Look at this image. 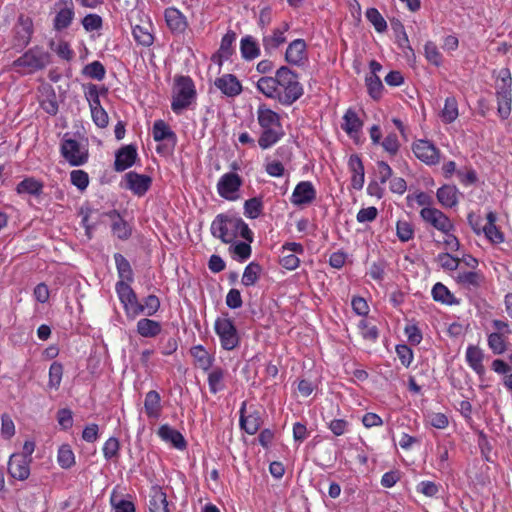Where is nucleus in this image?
<instances>
[{
	"instance_id": "ea45409f",
	"label": "nucleus",
	"mask_w": 512,
	"mask_h": 512,
	"mask_svg": "<svg viewBox=\"0 0 512 512\" xmlns=\"http://www.w3.org/2000/svg\"><path fill=\"white\" fill-rule=\"evenodd\" d=\"M161 398L157 391L151 390L145 396L144 408L145 413L150 418H156L161 411Z\"/></svg>"
},
{
	"instance_id": "a19ab883",
	"label": "nucleus",
	"mask_w": 512,
	"mask_h": 512,
	"mask_svg": "<svg viewBox=\"0 0 512 512\" xmlns=\"http://www.w3.org/2000/svg\"><path fill=\"white\" fill-rule=\"evenodd\" d=\"M358 330L362 338L369 342H376L379 337V330L371 319L363 318L359 321Z\"/></svg>"
},
{
	"instance_id": "bb28decb",
	"label": "nucleus",
	"mask_w": 512,
	"mask_h": 512,
	"mask_svg": "<svg viewBox=\"0 0 512 512\" xmlns=\"http://www.w3.org/2000/svg\"><path fill=\"white\" fill-rule=\"evenodd\" d=\"M497 215L495 212L490 211L486 215L485 227L483 234L486 239L493 245L501 244L505 241L504 233L496 225Z\"/></svg>"
},
{
	"instance_id": "f704fd0d",
	"label": "nucleus",
	"mask_w": 512,
	"mask_h": 512,
	"mask_svg": "<svg viewBox=\"0 0 512 512\" xmlns=\"http://www.w3.org/2000/svg\"><path fill=\"white\" fill-rule=\"evenodd\" d=\"M44 184L34 177H26L16 186L18 195L28 194L31 196H40L43 193Z\"/></svg>"
},
{
	"instance_id": "393cba45",
	"label": "nucleus",
	"mask_w": 512,
	"mask_h": 512,
	"mask_svg": "<svg viewBox=\"0 0 512 512\" xmlns=\"http://www.w3.org/2000/svg\"><path fill=\"white\" fill-rule=\"evenodd\" d=\"M153 178L148 174H141L130 170V192L141 198L151 189Z\"/></svg>"
},
{
	"instance_id": "5fc2aeb1",
	"label": "nucleus",
	"mask_w": 512,
	"mask_h": 512,
	"mask_svg": "<svg viewBox=\"0 0 512 512\" xmlns=\"http://www.w3.org/2000/svg\"><path fill=\"white\" fill-rule=\"evenodd\" d=\"M63 376V365L59 362H53L49 368L48 387L57 390L60 387Z\"/></svg>"
},
{
	"instance_id": "4be33fe9",
	"label": "nucleus",
	"mask_w": 512,
	"mask_h": 512,
	"mask_svg": "<svg viewBox=\"0 0 512 512\" xmlns=\"http://www.w3.org/2000/svg\"><path fill=\"white\" fill-rule=\"evenodd\" d=\"M31 459H26L25 456L12 454L8 461L9 475L20 481L26 480L30 475Z\"/></svg>"
},
{
	"instance_id": "473e14b6",
	"label": "nucleus",
	"mask_w": 512,
	"mask_h": 512,
	"mask_svg": "<svg viewBox=\"0 0 512 512\" xmlns=\"http://www.w3.org/2000/svg\"><path fill=\"white\" fill-rule=\"evenodd\" d=\"M363 127V121L359 118L358 114L352 108L346 110L343 116V123L341 128L349 135L354 137L357 135Z\"/></svg>"
},
{
	"instance_id": "c756f323",
	"label": "nucleus",
	"mask_w": 512,
	"mask_h": 512,
	"mask_svg": "<svg viewBox=\"0 0 512 512\" xmlns=\"http://www.w3.org/2000/svg\"><path fill=\"white\" fill-rule=\"evenodd\" d=\"M245 412L246 402L244 401L239 410V424L241 429H243L247 434L254 435L261 426V417L257 411L250 413L249 415H245Z\"/></svg>"
},
{
	"instance_id": "72a5a7b5",
	"label": "nucleus",
	"mask_w": 512,
	"mask_h": 512,
	"mask_svg": "<svg viewBox=\"0 0 512 512\" xmlns=\"http://www.w3.org/2000/svg\"><path fill=\"white\" fill-rule=\"evenodd\" d=\"M161 331V323L149 318H141L136 324V332L144 338H155Z\"/></svg>"
},
{
	"instance_id": "7ed1b4c3",
	"label": "nucleus",
	"mask_w": 512,
	"mask_h": 512,
	"mask_svg": "<svg viewBox=\"0 0 512 512\" xmlns=\"http://www.w3.org/2000/svg\"><path fill=\"white\" fill-rule=\"evenodd\" d=\"M257 121L261 128L258 145L266 150L278 143L285 135L280 115L265 104L257 108Z\"/></svg>"
},
{
	"instance_id": "9b49d317",
	"label": "nucleus",
	"mask_w": 512,
	"mask_h": 512,
	"mask_svg": "<svg viewBox=\"0 0 512 512\" xmlns=\"http://www.w3.org/2000/svg\"><path fill=\"white\" fill-rule=\"evenodd\" d=\"M33 32L34 26L32 18L20 14L13 28V47L19 51L25 48L30 43Z\"/></svg>"
},
{
	"instance_id": "603ef678",
	"label": "nucleus",
	"mask_w": 512,
	"mask_h": 512,
	"mask_svg": "<svg viewBox=\"0 0 512 512\" xmlns=\"http://www.w3.org/2000/svg\"><path fill=\"white\" fill-rule=\"evenodd\" d=\"M263 211V202L260 198L253 197L244 203V215L250 219L258 218Z\"/></svg>"
},
{
	"instance_id": "a18cd8bd",
	"label": "nucleus",
	"mask_w": 512,
	"mask_h": 512,
	"mask_svg": "<svg viewBox=\"0 0 512 512\" xmlns=\"http://www.w3.org/2000/svg\"><path fill=\"white\" fill-rule=\"evenodd\" d=\"M433 300L442 304L451 305L454 303V296L449 289L441 282L436 283L431 291Z\"/></svg>"
},
{
	"instance_id": "69168bd1",
	"label": "nucleus",
	"mask_w": 512,
	"mask_h": 512,
	"mask_svg": "<svg viewBox=\"0 0 512 512\" xmlns=\"http://www.w3.org/2000/svg\"><path fill=\"white\" fill-rule=\"evenodd\" d=\"M395 351L401 364L408 368L414 359L412 349L406 344H398L396 345Z\"/></svg>"
},
{
	"instance_id": "f03ea898",
	"label": "nucleus",
	"mask_w": 512,
	"mask_h": 512,
	"mask_svg": "<svg viewBox=\"0 0 512 512\" xmlns=\"http://www.w3.org/2000/svg\"><path fill=\"white\" fill-rule=\"evenodd\" d=\"M211 235L224 244H233L240 236L253 242L254 233L248 224L237 214L226 212L216 215L210 226Z\"/></svg>"
},
{
	"instance_id": "052dcab7",
	"label": "nucleus",
	"mask_w": 512,
	"mask_h": 512,
	"mask_svg": "<svg viewBox=\"0 0 512 512\" xmlns=\"http://www.w3.org/2000/svg\"><path fill=\"white\" fill-rule=\"evenodd\" d=\"M437 262L446 271H455L460 265V259L447 252L438 254Z\"/></svg>"
},
{
	"instance_id": "bf43d9fd",
	"label": "nucleus",
	"mask_w": 512,
	"mask_h": 512,
	"mask_svg": "<svg viewBox=\"0 0 512 512\" xmlns=\"http://www.w3.org/2000/svg\"><path fill=\"white\" fill-rule=\"evenodd\" d=\"M380 145L390 156L397 155L400 149L398 136L394 132L388 133Z\"/></svg>"
},
{
	"instance_id": "dca6fc26",
	"label": "nucleus",
	"mask_w": 512,
	"mask_h": 512,
	"mask_svg": "<svg viewBox=\"0 0 512 512\" xmlns=\"http://www.w3.org/2000/svg\"><path fill=\"white\" fill-rule=\"evenodd\" d=\"M316 189L310 181L299 182L290 197V202L295 206L310 205L316 199Z\"/></svg>"
},
{
	"instance_id": "5701e85b",
	"label": "nucleus",
	"mask_w": 512,
	"mask_h": 512,
	"mask_svg": "<svg viewBox=\"0 0 512 512\" xmlns=\"http://www.w3.org/2000/svg\"><path fill=\"white\" fill-rule=\"evenodd\" d=\"M485 358L484 351L477 345L470 344L468 345L465 352V361L467 365L480 377L482 378L486 369L484 367L483 361Z\"/></svg>"
},
{
	"instance_id": "6e6552de",
	"label": "nucleus",
	"mask_w": 512,
	"mask_h": 512,
	"mask_svg": "<svg viewBox=\"0 0 512 512\" xmlns=\"http://www.w3.org/2000/svg\"><path fill=\"white\" fill-rule=\"evenodd\" d=\"M214 330L224 350L231 351L239 346L240 337L237 328L233 320L227 315L218 317L215 320Z\"/></svg>"
},
{
	"instance_id": "ddd939ff",
	"label": "nucleus",
	"mask_w": 512,
	"mask_h": 512,
	"mask_svg": "<svg viewBox=\"0 0 512 512\" xmlns=\"http://www.w3.org/2000/svg\"><path fill=\"white\" fill-rule=\"evenodd\" d=\"M242 183V178L237 173H225L218 180L217 192L220 197L229 201H234L238 198V192Z\"/></svg>"
},
{
	"instance_id": "4c0bfd02",
	"label": "nucleus",
	"mask_w": 512,
	"mask_h": 512,
	"mask_svg": "<svg viewBox=\"0 0 512 512\" xmlns=\"http://www.w3.org/2000/svg\"><path fill=\"white\" fill-rule=\"evenodd\" d=\"M459 116L458 102L454 96L445 99L444 107L441 110L440 117L443 123L451 124Z\"/></svg>"
},
{
	"instance_id": "0e129e2a",
	"label": "nucleus",
	"mask_w": 512,
	"mask_h": 512,
	"mask_svg": "<svg viewBox=\"0 0 512 512\" xmlns=\"http://www.w3.org/2000/svg\"><path fill=\"white\" fill-rule=\"evenodd\" d=\"M70 181L80 191H84L89 185V175L84 170H73L70 173Z\"/></svg>"
},
{
	"instance_id": "9d476101",
	"label": "nucleus",
	"mask_w": 512,
	"mask_h": 512,
	"mask_svg": "<svg viewBox=\"0 0 512 512\" xmlns=\"http://www.w3.org/2000/svg\"><path fill=\"white\" fill-rule=\"evenodd\" d=\"M419 215L426 224L441 233L455 230L452 220L443 211L435 207H424L420 210Z\"/></svg>"
},
{
	"instance_id": "2eb2a0df",
	"label": "nucleus",
	"mask_w": 512,
	"mask_h": 512,
	"mask_svg": "<svg viewBox=\"0 0 512 512\" xmlns=\"http://www.w3.org/2000/svg\"><path fill=\"white\" fill-rule=\"evenodd\" d=\"M412 151L417 159L426 165H436L440 161L439 149L428 140H417L412 145Z\"/></svg>"
},
{
	"instance_id": "f257e3e1",
	"label": "nucleus",
	"mask_w": 512,
	"mask_h": 512,
	"mask_svg": "<svg viewBox=\"0 0 512 512\" xmlns=\"http://www.w3.org/2000/svg\"><path fill=\"white\" fill-rule=\"evenodd\" d=\"M257 90L283 106H291L304 94L299 76L287 66H281L273 77L263 76L256 83Z\"/></svg>"
},
{
	"instance_id": "c85d7f7f",
	"label": "nucleus",
	"mask_w": 512,
	"mask_h": 512,
	"mask_svg": "<svg viewBox=\"0 0 512 512\" xmlns=\"http://www.w3.org/2000/svg\"><path fill=\"white\" fill-rule=\"evenodd\" d=\"M157 434L162 441L170 443L174 448L178 450H185L187 447V442L184 436L178 430L172 428L168 424L161 425Z\"/></svg>"
},
{
	"instance_id": "6e6d98bb",
	"label": "nucleus",
	"mask_w": 512,
	"mask_h": 512,
	"mask_svg": "<svg viewBox=\"0 0 512 512\" xmlns=\"http://www.w3.org/2000/svg\"><path fill=\"white\" fill-rule=\"evenodd\" d=\"M396 235L401 242H408L414 237V227L407 220H398L396 223Z\"/></svg>"
},
{
	"instance_id": "09e8293b",
	"label": "nucleus",
	"mask_w": 512,
	"mask_h": 512,
	"mask_svg": "<svg viewBox=\"0 0 512 512\" xmlns=\"http://www.w3.org/2000/svg\"><path fill=\"white\" fill-rule=\"evenodd\" d=\"M107 89L102 86L99 87L95 84H89L85 90V98L88 101L89 107H97L101 104L100 96H105Z\"/></svg>"
},
{
	"instance_id": "412c9836",
	"label": "nucleus",
	"mask_w": 512,
	"mask_h": 512,
	"mask_svg": "<svg viewBox=\"0 0 512 512\" xmlns=\"http://www.w3.org/2000/svg\"><path fill=\"white\" fill-rule=\"evenodd\" d=\"M214 85L227 97L234 98L242 93V84L234 74H223L217 77Z\"/></svg>"
},
{
	"instance_id": "c9c22d12",
	"label": "nucleus",
	"mask_w": 512,
	"mask_h": 512,
	"mask_svg": "<svg viewBox=\"0 0 512 512\" xmlns=\"http://www.w3.org/2000/svg\"><path fill=\"white\" fill-rule=\"evenodd\" d=\"M240 53L244 60L251 61L260 56L258 42L251 35H246L240 41Z\"/></svg>"
},
{
	"instance_id": "f8f14e48",
	"label": "nucleus",
	"mask_w": 512,
	"mask_h": 512,
	"mask_svg": "<svg viewBox=\"0 0 512 512\" xmlns=\"http://www.w3.org/2000/svg\"><path fill=\"white\" fill-rule=\"evenodd\" d=\"M114 259L120 278L116 284V292L124 311L128 313V260L120 253H115Z\"/></svg>"
},
{
	"instance_id": "8fccbe9b",
	"label": "nucleus",
	"mask_w": 512,
	"mask_h": 512,
	"mask_svg": "<svg viewBox=\"0 0 512 512\" xmlns=\"http://www.w3.org/2000/svg\"><path fill=\"white\" fill-rule=\"evenodd\" d=\"M365 16L378 33H383L387 30V22L378 9L374 7L368 8Z\"/></svg>"
},
{
	"instance_id": "2f4dec72",
	"label": "nucleus",
	"mask_w": 512,
	"mask_h": 512,
	"mask_svg": "<svg viewBox=\"0 0 512 512\" xmlns=\"http://www.w3.org/2000/svg\"><path fill=\"white\" fill-rule=\"evenodd\" d=\"M456 281L467 289H478L484 283L485 277L481 271H460Z\"/></svg>"
},
{
	"instance_id": "a878e982",
	"label": "nucleus",
	"mask_w": 512,
	"mask_h": 512,
	"mask_svg": "<svg viewBox=\"0 0 512 512\" xmlns=\"http://www.w3.org/2000/svg\"><path fill=\"white\" fill-rule=\"evenodd\" d=\"M348 168L351 173V186L355 190H361L365 182V171L361 157L352 154L348 160Z\"/></svg>"
},
{
	"instance_id": "680f3d73",
	"label": "nucleus",
	"mask_w": 512,
	"mask_h": 512,
	"mask_svg": "<svg viewBox=\"0 0 512 512\" xmlns=\"http://www.w3.org/2000/svg\"><path fill=\"white\" fill-rule=\"evenodd\" d=\"M113 168L116 172L128 169V145H123L116 151Z\"/></svg>"
},
{
	"instance_id": "864d4df0",
	"label": "nucleus",
	"mask_w": 512,
	"mask_h": 512,
	"mask_svg": "<svg viewBox=\"0 0 512 512\" xmlns=\"http://www.w3.org/2000/svg\"><path fill=\"white\" fill-rule=\"evenodd\" d=\"M251 243L252 242H248L246 240L242 242H234L233 244H231L229 251L234 256L238 257L240 261H245L251 256Z\"/></svg>"
},
{
	"instance_id": "cd10ccee",
	"label": "nucleus",
	"mask_w": 512,
	"mask_h": 512,
	"mask_svg": "<svg viewBox=\"0 0 512 512\" xmlns=\"http://www.w3.org/2000/svg\"><path fill=\"white\" fill-rule=\"evenodd\" d=\"M461 192L455 185L445 184L437 189L436 197L443 208H453L458 205Z\"/></svg>"
},
{
	"instance_id": "c03bdc74",
	"label": "nucleus",
	"mask_w": 512,
	"mask_h": 512,
	"mask_svg": "<svg viewBox=\"0 0 512 512\" xmlns=\"http://www.w3.org/2000/svg\"><path fill=\"white\" fill-rule=\"evenodd\" d=\"M261 272H262V267L258 263H256V262L249 263L244 269V272L242 275V280H241L242 284L246 287L255 285L260 277Z\"/></svg>"
},
{
	"instance_id": "a211bd4d",
	"label": "nucleus",
	"mask_w": 512,
	"mask_h": 512,
	"mask_svg": "<svg viewBox=\"0 0 512 512\" xmlns=\"http://www.w3.org/2000/svg\"><path fill=\"white\" fill-rule=\"evenodd\" d=\"M290 29V24L286 21L282 22L279 26L275 27L271 34L264 35L262 38V45L267 53L278 49L286 42V32Z\"/></svg>"
},
{
	"instance_id": "49530a36",
	"label": "nucleus",
	"mask_w": 512,
	"mask_h": 512,
	"mask_svg": "<svg viewBox=\"0 0 512 512\" xmlns=\"http://www.w3.org/2000/svg\"><path fill=\"white\" fill-rule=\"evenodd\" d=\"M57 462L63 469H69L75 464V455L70 445L64 444L59 447Z\"/></svg>"
},
{
	"instance_id": "4468645a",
	"label": "nucleus",
	"mask_w": 512,
	"mask_h": 512,
	"mask_svg": "<svg viewBox=\"0 0 512 512\" xmlns=\"http://www.w3.org/2000/svg\"><path fill=\"white\" fill-rule=\"evenodd\" d=\"M160 309V300L150 294L142 301H138L136 293L130 288V311L134 315H145L147 317L155 315Z\"/></svg>"
},
{
	"instance_id": "e2e57ef3",
	"label": "nucleus",
	"mask_w": 512,
	"mask_h": 512,
	"mask_svg": "<svg viewBox=\"0 0 512 512\" xmlns=\"http://www.w3.org/2000/svg\"><path fill=\"white\" fill-rule=\"evenodd\" d=\"M105 68L99 61H93L84 67L83 73L96 80H102L105 77Z\"/></svg>"
},
{
	"instance_id": "f3484780",
	"label": "nucleus",
	"mask_w": 512,
	"mask_h": 512,
	"mask_svg": "<svg viewBox=\"0 0 512 512\" xmlns=\"http://www.w3.org/2000/svg\"><path fill=\"white\" fill-rule=\"evenodd\" d=\"M307 57V44L304 39H295L286 48L285 61L290 65L301 66Z\"/></svg>"
},
{
	"instance_id": "20e7f679",
	"label": "nucleus",
	"mask_w": 512,
	"mask_h": 512,
	"mask_svg": "<svg viewBox=\"0 0 512 512\" xmlns=\"http://www.w3.org/2000/svg\"><path fill=\"white\" fill-rule=\"evenodd\" d=\"M197 91L193 79L187 75H176L173 79L171 109L182 114L196 102Z\"/></svg>"
},
{
	"instance_id": "b1692460",
	"label": "nucleus",
	"mask_w": 512,
	"mask_h": 512,
	"mask_svg": "<svg viewBox=\"0 0 512 512\" xmlns=\"http://www.w3.org/2000/svg\"><path fill=\"white\" fill-rule=\"evenodd\" d=\"M237 35L233 30H228L227 33L222 37L220 47L216 54L213 56V61L222 65L224 61L230 59L235 52L234 43Z\"/></svg>"
},
{
	"instance_id": "39448f33",
	"label": "nucleus",
	"mask_w": 512,
	"mask_h": 512,
	"mask_svg": "<svg viewBox=\"0 0 512 512\" xmlns=\"http://www.w3.org/2000/svg\"><path fill=\"white\" fill-rule=\"evenodd\" d=\"M497 112L501 119H507L512 110V75L508 67L494 70Z\"/></svg>"
},
{
	"instance_id": "13d9d810",
	"label": "nucleus",
	"mask_w": 512,
	"mask_h": 512,
	"mask_svg": "<svg viewBox=\"0 0 512 512\" xmlns=\"http://www.w3.org/2000/svg\"><path fill=\"white\" fill-rule=\"evenodd\" d=\"M424 51L425 58L429 63L433 64L436 67H439L442 64V55L434 42H427L424 46Z\"/></svg>"
},
{
	"instance_id": "37998d69",
	"label": "nucleus",
	"mask_w": 512,
	"mask_h": 512,
	"mask_svg": "<svg viewBox=\"0 0 512 512\" xmlns=\"http://www.w3.org/2000/svg\"><path fill=\"white\" fill-rule=\"evenodd\" d=\"M132 34L135 41L145 47L150 46L153 43V35L151 33V23H146L142 26L136 25L132 29Z\"/></svg>"
},
{
	"instance_id": "e433bc0d",
	"label": "nucleus",
	"mask_w": 512,
	"mask_h": 512,
	"mask_svg": "<svg viewBox=\"0 0 512 512\" xmlns=\"http://www.w3.org/2000/svg\"><path fill=\"white\" fill-rule=\"evenodd\" d=\"M508 336L502 332L488 334L487 345L494 355H502L507 351Z\"/></svg>"
},
{
	"instance_id": "3c124183",
	"label": "nucleus",
	"mask_w": 512,
	"mask_h": 512,
	"mask_svg": "<svg viewBox=\"0 0 512 512\" xmlns=\"http://www.w3.org/2000/svg\"><path fill=\"white\" fill-rule=\"evenodd\" d=\"M191 355L197 360L199 367L207 371L212 366V358L202 345L193 346L190 349Z\"/></svg>"
},
{
	"instance_id": "1a4fd4ad",
	"label": "nucleus",
	"mask_w": 512,
	"mask_h": 512,
	"mask_svg": "<svg viewBox=\"0 0 512 512\" xmlns=\"http://www.w3.org/2000/svg\"><path fill=\"white\" fill-rule=\"evenodd\" d=\"M66 133L62 139L60 146L61 156L71 166H81L88 161V150L81 146V144L73 138H68Z\"/></svg>"
},
{
	"instance_id": "338daca9",
	"label": "nucleus",
	"mask_w": 512,
	"mask_h": 512,
	"mask_svg": "<svg viewBox=\"0 0 512 512\" xmlns=\"http://www.w3.org/2000/svg\"><path fill=\"white\" fill-rule=\"evenodd\" d=\"M93 122L99 128H105L108 125V114L101 104L97 107H90Z\"/></svg>"
},
{
	"instance_id": "7c9ffc66",
	"label": "nucleus",
	"mask_w": 512,
	"mask_h": 512,
	"mask_svg": "<svg viewBox=\"0 0 512 512\" xmlns=\"http://www.w3.org/2000/svg\"><path fill=\"white\" fill-rule=\"evenodd\" d=\"M64 8L60 9L53 21V27L56 31H62L70 26L74 18L72 0H63Z\"/></svg>"
},
{
	"instance_id": "de8ad7c7",
	"label": "nucleus",
	"mask_w": 512,
	"mask_h": 512,
	"mask_svg": "<svg viewBox=\"0 0 512 512\" xmlns=\"http://www.w3.org/2000/svg\"><path fill=\"white\" fill-rule=\"evenodd\" d=\"M365 84L369 96L374 100H379L382 97L384 86L378 75H368L365 78Z\"/></svg>"
},
{
	"instance_id": "aec40b11",
	"label": "nucleus",
	"mask_w": 512,
	"mask_h": 512,
	"mask_svg": "<svg viewBox=\"0 0 512 512\" xmlns=\"http://www.w3.org/2000/svg\"><path fill=\"white\" fill-rule=\"evenodd\" d=\"M149 512H171L167 494L159 485H152L148 493Z\"/></svg>"
},
{
	"instance_id": "6ab92c4d",
	"label": "nucleus",
	"mask_w": 512,
	"mask_h": 512,
	"mask_svg": "<svg viewBox=\"0 0 512 512\" xmlns=\"http://www.w3.org/2000/svg\"><path fill=\"white\" fill-rule=\"evenodd\" d=\"M164 18L167 27L172 34H183L188 28V21L186 16L175 7H168L164 11Z\"/></svg>"
},
{
	"instance_id": "423d86ee",
	"label": "nucleus",
	"mask_w": 512,
	"mask_h": 512,
	"mask_svg": "<svg viewBox=\"0 0 512 512\" xmlns=\"http://www.w3.org/2000/svg\"><path fill=\"white\" fill-rule=\"evenodd\" d=\"M51 62V54L41 46L28 49L13 62V67L21 74H32L46 68Z\"/></svg>"
},
{
	"instance_id": "58836bf2",
	"label": "nucleus",
	"mask_w": 512,
	"mask_h": 512,
	"mask_svg": "<svg viewBox=\"0 0 512 512\" xmlns=\"http://www.w3.org/2000/svg\"><path fill=\"white\" fill-rule=\"evenodd\" d=\"M107 217L111 222L113 234L120 239H126L128 236V229L123 217L116 210L107 213Z\"/></svg>"
},
{
	"instance_id": "774afa93",
	"label": "nucleus",
	"mask_w": 512,
	"mask_h": 512,
	"mask_svg": "<svg viewBox=\"0 0 512 512\" xmlns=\"http://www.w3.org/2000/svg\"><path fill=\"white\" fill-rule=\"evenodd\" d=\"M404 334L407 337L408 342L413 346L419 345L423 339L422 332L416 324L406 325L404 328Z\"/></svg>"
},
{
	"instance_id": "79ce46f5",
	"label": "nucleus",
	"mask_w": 512,
	"mask_h": 512,
	"mask_svg": "<svg viewBox=\"0 0 512 512\" xmlns=\"http://www.w3.org/2000/svg\"><path fill=\"white\" fill-rule=\"evenodd\" d=\"M225 371L221 367L213 368L208 374L209 391L212 394H217L225 388L224 385Z\"/></svg>"
},
{
	"instance_id": "0eeeda50",
	"label": "nucleus",
	"mask_w": 512,
	"mask_h": 512,
	"mask_svg": "<svg viewBox=\"0 0 512 512\" xmlns=\"http://www.w3.org/2000/svg\"><path fill=\"white\" fill-rule=\"evenodd\" d=\"M152 135L154 141L159 144L156 146V152L162 156L173 154L177 145V135L164 120H156L153 123Z\"/></svg>"
},
{
	"instance_id": "4d7b16f0",
	"label": "nucleus",
	"mask_w": 512,
	"mask_h": 512,
	"mask_svg": "<svg viewBox=\"0 0 512 512\" xmlns=\"http://www.w3.org/2000/svg\"><path fill=\"white\" fill-rule=\"evenodd\" d=\"M440 489V484L429 480H423L416 485V491L429 498L436 497Z\"/></svg>"
}]
</instances>
